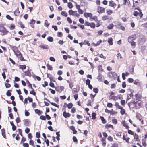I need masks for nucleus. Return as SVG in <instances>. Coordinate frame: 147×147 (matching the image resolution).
I'll use <instances>...</instances> for the list:
<instances>
[{
  "mask_svg": "<svg viewBox=\"0 0 147 147\" xmlns=\"http://www.w3.org/2000/svg\"><path fill=\"white\" fill-rule=\"evenodd\" d=\"M142 104L141 101L136 99L130 103L128 104V105L131 108L137 109L140 108L141 107Z\"/></svg>",
  "mask_w": 147,
  "mask_h": 147,
  "instance_id": "obj_1",
  "label": "nucleus"
},
{
  "mask_svg": "<svg viewBox=\"0 0 147 147\" xmlns=\"http://www.w3.org/2000/svg\"><path fill=\"white\" fill-rule=\"evenodd\" d=\"M11 48L16 56L18 57H20L21 56V53L18 50L17 47L13 46L11 47Z\"/></svg>",
  "mask_w": 147,
  "mask_h": 147,
  "instance_id": "obj_2",
  "label": "nucleus"
},
{
  "mask_svg": "<svg viewBox=\"0 0 147 147\" xmlns=\"http://www.w3.org/2000/svg\"><path fill=\"white\" fill-rule=\"evenodd\" d=\"M108 76L114 79H116L117 76V74L114 72L111 71L109 73Z\"/></svg>",
  "mask_w": 147,
  "mask_h": 147,
  "instance_id": "obj_3",
  "label": "nucleus"
},
{
  "mask_svg": "<svg viewBox=\"0 0 147 147\" xmlns=\"http://www.w3.org/2000/svg\"><path fill=\"white\" fill-rule=\"evenodd\" d=\"M133 15L135 16H137L139 15L140 18H142L143 16V14L141 11L140 9H139V11H134L133 12Z\"/></svg>",
  "mask_w": 147,
  "mask_h": 147,
  "instance_id": "obj_4",
  "label": "nucleus"
},
{
  "mask_svg": "<svg viewBox=\"0 0 147 147\" xmlns=\"http://www.w3.org/2000/svg\"><path fill=\"white\" fill-rule=\"evenodd\" d=\"M0 31L3 33L4 34H7L8 31H7L5 28L3 26H1L0 27Z\"/></svg>",
  "mask_w": 147,
  "mask_h": 147,
  "instance_id": "obj_5",
  "label": "nucleus"
},
{
  "mask_svg": "<svg viewBox=\"0 0 147 147\" xmlns=\"http://www.w3.org/2000/svg\"><path fill=\"white\" fill-rule=\"evenodd\" d=\"M135 37L134 36L132 35L130 36L128 38V42L129 43H130L135 40Z\"/></svg>",
  "mask_w": 147,
  "mask_h": 147,
  "instance_id": "obj_6",
  "label": "nucleus"
},
{
  "mask_svg": "<svg viewBox=\"0 0 147 147\" xmlns=\"http://www.w3.org/2000/svg\"><path fill=\"white\" fill-rule=\"evenodd\" d=\"M105 8L100 7H98V12L99 13H102L104 12Z\"/></svg>",
  "mask_w": 147,
  "mask_h": 147,
  "instance_id": "obj_7",
  "label": "nucleus"
},
{
  "mask_svg": "<svg viewBox=\"0 0 147 147\" xmlns=\"http://www.w3.org/2000/svg\"><path fill=\"white\" fill-rule=\"evenodd\" d=\"M84 15L86 18L90 17V18L92 16V14L91 13L85 12L84 13Z\"/></svg>",
  "mask_w": 147,
  "mask_h": 147,
  "instance_id": "obj_8",
  "label": "nucleus"
},
{
  "mask_svg": "<svg viewBox=\"0 0 147 147\" xmlns=\"http://www.w3.org/2000/svg\"><path fill=\"white\" fill-rule=\"evenodd\" d=\"M90 20L91 21H92L93 20H94L95 21H98L97 17L96 16H94L93 17H91L90 19Z\"/></svg>",
  "mask_w": 147,
  "mask_h": 147,
  "instance_id": "obj_9",
  "label": "nucleus"
},
{
  "mask_svg": "<svg viewBox=\"0 0 147 147\" xmlns=\"http://www.w3.org/2000/svg\"><path fill=\"white\" fill-rule=\"evenodd\" d=\"M109 6L112 7H114L115 5H116V4L113 1H111L109 2Z\"/></svg>",
  "mask_w": 147,
  "mask_h": 147,
  "instance_id": "obj_10",
  "label": "nucleus"
},
{
  "mask_svg": "<svg viewBox=\"0 0 147 147\" xmlns=\"http://www.w3.org/2000/svg\"><path fill=\"white\" fill-rule=\"evenodd\" d=\"M108 42L110 45L113 44V39L112 38H109L108 39Z\"/></svg>",
  "mask_w": 147,
  "mask_h": 147,
  "instance_id": "obj_11",
  "label": "nucleus"
},
{
  "mask_svg": "<svg viewBox=\"0 0 147 147\" xmlns=\"http://www.w3.org/2000/svg\"><path fill=\"white\" fill-rule=\"evenodd\" d=\"M39 47L43 49H48V46L47 45H40Z\"/></svg>",
  "mask_w": 147,
  "mask_h": 147,
  "instance_id": "obj_12",
  "label": "nucleus"
},
{
  "mask_svg": "<svg viewBox=\"0 0 147 147\" xmlns=\"http://www.w3.org/2000/svg\"><path fill=\"white\" fill-rule=\"evenodd\" d=\"M20 11L19 10V8L18 7L16 9L14 12V15L16 16H18L20 14Z\"/></svg>",
  "mask_w": 147,
  "mask_h": 147,
  "instance_id": "obj_13",
  "label": "nucleus"
},
{
  "mask_svg": "<svg viewBox=\"0 0 147 147\" xmlns=\"http://www.w3.org/2000/svg\"><path fill=\"white\" fill-rule=\"evenodd\" d=\"M63 116L65 118H67V117H69L70 116V114L69 113H67L66 112H64L63 113Z\"/></svg>",
  "mask_w": 147,
  "mask_h": 147,
  "instance_id": "obj_14",
  "label": "nucleus"
},
{
  "mask_svg": "<svg viewBox=\"0 0 147 147\" xmlns=\"http://www.w3.org/2000/svg\"><path fill=\"white\" fill-rule=\"evenodd\" d=\"M134 138L136 141H138L140 140V139L139 138L138 136L136 134H135L134 136Z\"/></svg>",
  "mask_w": 147,
  "mask_h": 147,
  "instance_id": "obj_15",
  "label": "nucleus"
},
{
  "mask_svg": "<svg viewBox=\"0 0 147 147\" xmlns=\"http://www.w3.org/2000/svg\"><path fill=\"white\" fill-rule=\"evenodd\" d=\"M24 73L25 75L30 76L31 75V73L30 72L29 70H28L27 71H25Z\"/></svg>",
  "mask_w": 147,
  "mask_h": 147,
  "instance_id": "obj_16",
  "label": "nucleus"
},
{
  "mask_svg": "<svg viewBox=\"0 0 147 147\" xmlns=\"http://www.w3.org/2000/svg\"><path fill=\"white\" fill-rule=\"evenodd\" d=\"M122 123L123 125V126L125 127L127 129L129 127L128 125L127 124L125 123V121H124L122 122Z\"/></svg>",
  "mask_w": 147,
  "mask_h": 147,
  "instance_id": "obj_17",
  "label": "nucleus"
},
{
  "mask_svg": "<svg viewBox=\"0 0 147 147\" xmlns=\"http://www.w3.org/2000/svg\"><path fill=\"white\" fill-rule=\"evenodd\" d=\"M46 100H47V101L49 102L50 103V104H51L52 105H53V106H54L55 107H59V106L57 105V104H56V103H53V102H49V101L47 99V98H46L45 99Z\"/></svg>",
  "mask_w": 147,
  "mask_h": 147,
  "instance_id": "obj_18",
  "label": "nucleus"
},
{
  "mask_svg": "<svg viewBox=\"0 0 147 147\" xmlns=\"http://www.w3.org/2000/svg\"><path fill=\"white\" fill-rule=\"evenodd\" d=\"M101 42L102 40H100L99 41L97 42L96 43H93L92 44L94 46H96L99 45L100 43H101Z\"/></svg>",
  "mask_w": 147,
  "mask_h": 147,
  "instance_id": "obj_19",
  "label": "nucleus"
},
{
  "mask_svg": "<svg viewBox=\"0 0 147 147\" xmlns=\"http://www.w3.org/2000/svg\"><path fill=\"white\" fill-rule=\"evenodd\" d=\"M100 119L102 121V122L104 124H105L106 123V121L104 118V117L102 116L100 117Z\"/></svg>",
  "mask_w": 147,
  "mask_h": 147,
  "instance_id": "obj_20",
  "label": "nucleus"
},
{
  "mask_svg": "<svg viewBox=\"0 0 147 147\" xmlns=\"http://www.w3.org/2000/svg\"><path fill=\"white\" fill-rule=\"evenodd\" d=\"M109 113L110 115H114L115 114L117 113V112L116 111H113V109H111V110H110Z\"/></svg>",
  "mask_w": 147,
  "mask_h": 147,
  "instance_id": "obj_21",
  "label": "nucleus"
},
{
  "mask_svg": "<svg viewBox=\"0 0 147 147\" xmlns=\"http://www.w3.org/2000/svg\"><path fill=\"white\" fill-rule=\"evenodd\" d=\"M47 40L49 42H52L53 40V38L52 37L49 36L47 38Z\"/></svg>",
  "mask_w": 147,
  "mask_h": 147,
  "instance_id": "obj_22",
  "label": "nucleus"
},
{
  "mask_svg": "<svg viewBox=\"0 0 147 147\" xmlns=\"http://www.w3.org/2000/svg\"><path fill=\"white\" fill-rule=\"evenodd\" d=\"M20 68L22 69H24L26 68V66L25 65H21L19 66Z\"/></svg>",
  "mask_w": 147,
  "mask_h": 147,
  "instance_id": "obj_23",
  "label": "nucleus"
},
{
  "mask_svg": "<svg viewBox=\"0 0 147 147\" xmlns=\"http://www.w3.org/2000/svg\"><path fill=\"white\" fill-rule=\"evenodd\" d=\"M77 12L76 11H72V10H70L69 11V13L70 15H74V13Z\"/></svg>",
  "mask_w": 147,
  "mask_h": 147,
  "instance_id": "obj_24",
  "label": "nucleus"
},
{
  "mask_svg": "<svg viewBox=\"0 0 147 147\" xmlns=\"http://www.w3.org/2000/svg\"><path fill=\"white\" fill-rule=\"evenodd\" d=\"M89 26H90L92 28H94L95 27V25L94 23H90Z\"/></svg>",
  "mask_w": 147,
  "mask_h": 147,
  "instance_id": "obj_25",
  "label": "nucleus"
},
{
  "mask_svg": "<svg viewBox=\"0 0 147 147\" xmlns=\"http://www.w3.org/2000/svg\"><path fill=\"white\" fill-rule=\"evenodd\" d=\"M67 82L69 84V87L71 89L73 86V83L71 82H70L68 80H67Z\"/></svg>",
  "mask_w": 147,
  "mask_h": 147,
  "instance_id": "obj_26",
  "label": "nucleus"
},
{
  "mask_svg": "<svg viewBox=\"0 0 147 147\" xmlns=\"http://www.w3.org/2000/svg\"><path fill=\"white\" fill-rule=\"evenodd\" d=\"M1 131H2V136H3V137L4 138H6V136L5 134V130L4 129H2V130H1Z\"/></svg>",
  "mask_w": 147,
  "mask_h": 147,
  "instance_id": "obj_27",
  "label": "nucleus"
},
{
  "mask_svg": "<svg viewBox=\"0 0 147 147\" xmlns=\"http://www.w3.org/2000/svg\"><path fill=\"white\" fill-rule=\"evenodd\" d=\"M61 14L63 16L67 17V13L65 11H62L61 13Z\"/></svg>",
  "mask_w": 147,
  "mask_h": 147,
  "instance_id": "obj_28",
  "label": "nucleus"
},
{
  "mask_svg": "<svg viewBox=\"0 0 147 147\" xmlns=\"http://www.w3.org/2000/svg\"><path fill=\"white\" fill-rule=\"evenodd\" d=\"M107 13L108 15H110L113 13V11L111 10H107Z\"/></svg>",
  "mask_w": 147,
  "mask_h": 147,
  "instance_id": "obj_29",
  "label": "nucleus"
},
{
  "mask_svg": "<svg viewBox=\"0 0 147 147\" xmlns=\"http://www.w3.org/2000/svg\"><path fill=\"white\" fill-rule=\"evenodd\" d=\"M47 66L48 69L51 70L53 69V68L51 66L49 65V64H47Z\"/></svg>",
  "mask_w": 147,
  "mask_h": 147,
  "instance_id": "obj_30",
  "label": "nucleus"
},
{
  "mask_svg": "<svg viewBox=\"0 0 147 147\" xmlns=\"http://www.w3.org/2000/svg\"><path fill=\"white\" fill-rule=\"evenodd\" d=\"M116 55L118 59H121L122 58V56L119 53H117Z\"/></svg>",
  "mask_w": 147,
  "mask_h": 147,
  "instance_id": "obj_31",
  "label": "nucleus"
},
{
  "mask_svg": "<svg viewBox=\"0 0 147 147\" xmlns=\"http://www.w3.org/2000/svg\"><path fill=\"white\" fill-rule=\"evenodd\" d=\"M108 19V17L107 16H104L102 17V20H105Z\"/></svg>",
  "mask_w": 147,
  "mask_h": 147,
  "instance_id": "obj_32",
  "label": "nucleus"
},
{
  "mask_svg": "<svg viewBox=\"0 0 147 147\" xmlns=\"http://www.w3.org/2000/svg\"><path fill=\"white\" fill-rule=\"evenodd\" d=\"M114 26V25L112 24H110L108 26L107 28L109 29H112Z\"/></svg>",
  "mask_w": 147,
  "mask_h": 147,
  "instance_id": "obj_33",
  "label": "nucleus"
},
{
  "mask_svg": "<svg viewBox=\"0 0 147 147\" xmlns=\"http://www.w3.org/2000/svg\"><path fill=\"white\" fill-rule=\"evenodd\" d=\"M123 139L124 140H125L126 142H129V138H127V139H126L125 136L124 135L123 137Z\"/></svg>",
  "mask_w": 147,
  "mask_h": 147,
  "instance_id": "obj_34",
  "label": "nucleus"
},
{
  "mask_svg": "<svg viewBox=\"0 0 147 147\" xmlns=\"http://www.w3.org/2000/svg\"><path fill=\"white\" fill-rule=\"evenodd\" d=\"M49 24L48 23V21L47 20H45L44 22V25L46 27H47L49 25Z\"/></svg>",
  "mask_w": 147,
  "mask_h": 147,
  "instance_id": "obj_35",
  "label": "nucleus"
},
{
  "mask_svg": "<svg viewBox=\"0 0 147 147\" xmlns=\"http://www.w3.org/2000/svg\"><path fill=\"white\" fill-rule=\"evenodd\" d=\"M99 55V56L101 58H103L104 59H106V57L103 55L102 54H98L97 55H96V56L98 55Z\"/></svg>",
  "mask_w": 147,
  "mask_h": 147,
  "instance_id": "obj_36",
  "label": "nucleus"
},
{
  "mask_svg": "<svg viewBox=\"0 0 147 147\" xmlns=\"http://www.w3.org/2000/svg\"><path fill=\"white\" fill-rule=\"evenodd\" d=\"M29 143L30 145H32L33 147H34V142L32 140H31L29 142Z\"/></svg>",
  "mask_w": 147,
  "mask_h": 147,
  "instance_id": "obj_37",
  "label": "nucleus"
},
{
  "mask_svg": "<svg viewBox=\"0 0 147 147\" xmlns=\"http://www.w3.org/2000/svg\"><path fill=\"white\" fill-rule=\"evenodd\" d=\"M15 28V25L13 24H12L9 27L10 29L12 30L14 29Z\"/></svg>",
  "mask_w": 147,
  "mask_h": 147,
  "instance_id": "obj_38",
  "label": "nucleus"
},
{
  "mask_svg": "<svg viewBox=\"0 0 147 147\" xmlns=\"http://www.w3.org/2000/svg\"><path fill=\"white\" fill-rule=\"evenodd\" d=\"M67 6L70 8H72L73 7V5L72 3L70 2L68 3Z\"/></svg>",
  "mask_w": 147,
  "mask_h": 147,
  "instance_id": "obj_39",
  "label": "nucleus"
},
{
  "mask_svg": "<svg viewBox=\"0 0 147 147\" xmlns=\"http://www.w3.org/2000/svg\"><path fill=\"white\" fill-rule=\"evenodd\" d=\"M35 23V20L33 19L31 20L30 22L29 23L30 24H33Z\"/></svg>",
  "mask_w": 147,
  "mask_h": 147,
  "instance_id": "obj_40",
  "label": "nucleus"
},
{
  "mask_svg": "<svg viewBox=\"0 0 147 147\" xmlns=\"http://www.w3.org/2000/svg\"><path fill=\"white\" fill-rule=\"evenodd\" d=\"M111 99H113L115 101L117 99V97L115 96H111Z\"/></svg>",
  "mask_w": 147,
  "mask_h": 147,
  "instance_id": "obj_41",
  "label": "nucleus"
},
{
  "mask_svg": "<svg viewBox=\"0 0 147 147\" xmlns=\"http://www.w3.org/2000/svg\"><path fill=\"white\" fill-rule=\"evenodd\" d=\"M120 111V113L122 115H123L125 113V109H121Z\"/></svg>",
  "mask_w": 147,
  "mask_h": 147,
  "instance_id": "obj_42",
  "label": "nucleus"
},
{
  "mask_svg": "<svg viewBox=\"0 0 147 147\" xmlns=\"http://www.w3.org/2000/svg\"><path fill=\"white\" fill-rule=\"evenodd\" d=\"M105 138H103L102 139L101 141L102 142V144L104 145H105L106 144V142H105Z\"/></svg>",
  "mask_w": 147,
  "mask_h": 147,
  "instance_id": "obj_43",
  "label": "nucleus"
},
{
  "mask_svg": "<svg viewBox=\"0 0 147 147\" xmlns=\"http://www.w3.org/2000/svg\"><path fill=\"white\" fill-rule=\"evenodd\" d=\"M73 106V104L71 103L68 104L67 106L69 109L71 108Z\"/></svg>",
  "mask_w": 147,
  "mask_h": 147,
  "instance_id": "obj_44",
  "label": "nucleus"
},
{
  "mask_svg": "<svg viewBox=\"0 0 147 147\" xmlns=\"http://www.w3.org/2000/svg\"><path fill=\"white\" fill-rule=\"evenodd\" d=\"M96 113H92V119H95L96 118Z\"/></svg>",
  "mask_w": 147,
  "mask_h": 147,
  "instance_id": "obj_45",
  "label": "nucleus"
},
{
  "mask_svg": "<svg viewBox=\"0 0 147 147\" xmlns=\"http://www.w3.org/2000/svg\"><path fill=\"white\" fill-rule=\"evenodd\" d=\"M106 127L107 128H113V126L111 124L108 125H106Z\"/></svg>",
  "mask_w": 147,
  "mask_h": 147,
  "instance_id": "obj_46",
  "label": "nucleus"
},
{
  "mask_svg": "<svg viewBox=\"0 0 147 147\" xmlns=\"http://www.w3.org/2000/svg\"><path fill=\"white\" fill-rule=\"evenodd\" d=\"M120 102L122 105L124 106L125 103V100H121L120 101Z\"/></svg>",
  "mask_w": 147,
  "mask_h": 147,
  "instance_id": "obj_47",
  "label": "nucleus"
},
{
  "mask_svg": "<svg viewBox=\"0 0 147 147\" xmlns=\"http://www.w3.org/2000/svg\"><path fill=\"white\" fill-rule=\"evenodd\" d=\"M134 80L133 79L129 78L127 80V81L129 82L130 83H132L133 82Z\"/></svg>",
  "mask_w": 147,
  "mask_h": 147,
  "instance_id": "obj_48",
  "label": "nucleus"
},
{
  "mask_svg": "<svg viewBox=\"0 0 147 147\" xmlns=\"http://www.w3.org/2000/svg\"><path fill=\"white\" fill-rule=\"evenodd\" d=\"M112 122L113 123L116 124L117 123V120L116 119H113L112 120Z\"/></svg>",
  "mask_w": 147,
  "mask_h": 147,
  "instance_id": "obj_49",
  "label": "nucleus"
},
{
  "mask_svg": "<svg viewBox=\"0 0 147 147\" xmlns=\"http://www.w3.org/2000/svg\"><path fill=\"white\" fill-rule=\"evenodd\" d=\"M6 17L8 19H9L10 20H13V18H12L9 15H7L6 16Z\"/></svg>",
  "mask_w": 147,
  "mask_h": 147,
  "instance_id": "obj_50",
  "label": "nucleus"
},
{
  "mask_svg": "<svg viewBox=\"0 0 147 147\" xmlns=\"http://www.w3.org/2000/svg\"><path fill=\"white\" fill-rule=\"evenodd\" d=\"M142 144L143 146L144 147H146L147 145V144L145 140H142Z\"/></svg>",
  "mask_w": 147,
  "mask_h": 147,
  "instance_id": "obj_51",
  "label": "nucleus"
},
{
  "mask_svg": "<svg viewBox=\"0 0 147 147\" xmlns=\"http://www.w3.org/2000/svg\"><path fill=\"white\" fill-rule=\"evenodd\" d=\"M30 130L29 128L26 127L25 130V132L27 133H28L30 132Z\"/></svg>",
  "mask_w": 147,
  "mask_h": 147,
  "instance_id": "obj_52",
  "label": "nucleus"
},
{
  "mask_svg": "<svg viewBox=\"0 0 147 147\" xmlns=\"http://www.w3.org/2000/svg\"><path fill=\"white\" fill-rule=\"evenodd\" d=\"M40 119L45 120H46V117L45 116L43 115H41L40 117Z\"/></svg>",
  "mask_w": 147,
  "mask_h": 147,
  "instance_id": "obj_53",
  "label": "nucleus"
},
{
  "mask_svg": "<svg viewBox=\"0 0 147 147\" xmlns=\"http://www.w3.org/2000/svg\"><path fill=\"white\" fill-rule=\"evenodd\" d=\"M107 139L110 141H112L113 140V138L111 136H109Z\"/></svg>",
  "mask_w": 147,
  "mask_h": 147,
  "instance_id": "obj_54",
  "label": "nucleus"
},
{
  "mask_svg": "<svg viewBox=\"0 0 147 147\" xmlns=\"http://www.w3.org/2000/svg\"><path fill=\"white\" fill-rule=\"evenodd\" d=\"M79 22L82 24H83L84 23V20L82 18H80L79 20Z\"/></svg>",
  "mask_w": 147,
  "mask_h": 147,
  "instance_id": "obj_55",
  "label": "nucleus"
},
{
  "mask_svg": "<svg viewBox=\"0 0 147 147\" xmlns=\"http://www.w3.org/2000/svg\"><path fill=\"white\" fill-rule=\"evenodd\" d=\"M5 85L6 87L7 88H9L10 87V86H11L10 84H9V83H5Z\"/></svg>",
  "mask_w": 147,
  "mask_h": 147,
  "instance_id": "obj_56",
  "label": "nucleus"
},
{
  "mask_svg": "<svg viewBox=\"0 0 147 147\" xmlns=\"http://www.w3.org/2000/svg\"><path fill=\"white\" fill-rule=\"evenodd\" d=\"M49 60L53 62H54L55 61V59L53 57H51L49 58Z\"/></svg>",
  "mask_w": 147,
  "mask_h": 147,
  "instance_id": "obj_57",
  "label": "nucleus"
},
{
  "mask_svg": "<svg viewBox=\"0 0 147 147\" xmlns=\"http://www.w3.org/2000/svg\"><path fill=\"white\" fill-rule=\"evenodd\" d=\"M130 43H131V45L132 46L135 47L136 45V42H134L133 41Z\"/></svg>",
  "mask_w": 147,
  "mask_h": 147,
  "instance_id": "obj_58",
  "label": "nucleus"
},
{
  "mask_svg": "<svg viewBox=\"0 0 147 147\" xmlns=\"http://www.w3.org/2000/svg\"><path fill=\"white\" fill-rule=\"evenodd\" d=\"M78 11L79 14H82L83 13L82 10L80 9V8L78 9Z\"/></svg>",
  "mask_w": 147,
  "mask_h": 147,
  "instance_id": "obj_59",
  "label": "nucleus"
},
{
  "mask_svg": "<svg viewBox=\"0 0 147 147\" xmlns=\"http://www.w3.org/2000/svg\"><path fill=\"white\" fill-rule=\"evenodd\" d=\"M49 90L50 91V92L51 93L53 94H55V92L54 90H53L51 88H49Z\"/></svg>",
  "mask_w": 147,
  "mask_h": 147,
  "instance_id": "obj_60",
  "label": "nucleus"
},
{
  "mask_svg": "<svg viewBox=\"0 0 147 147\" xmlns=\"http://www.w3.org/2000/svg\"><path fill=\"white\" fill-rule=\"evenodd\" d=\"M113 105L111 103H108L107 104V106L109 107H111Z\"/></svg>",
  "mask_w": 147,
  "mask_h": 147,
  "instance_id": "obj_61",
  "label": "nucleus"
},
{
  "mask_svg": "<svg viewBox=\"0 0 147 147\" xmlns=\"http://www.w3.org/2000/svg\"><path fill=\"white\" fill-rule=\"evenodd\" d=\"M67 20L68 21V22L70 23H71L72 22L71 20L69 17H68L67 18Z\"/></svg>",
  "mask_w": 147,
  "mask_h": 147,
  "instance_id": "obj_62",
  "label": "nucleus"
},
{
  "mask_svg": "<svg viewBox=\"0 0 147 147\" xmlns=\"http://www.w3.org/2000/svg\"><path fill=\"white\" fill-rule=\"evenodd\" d=\"M90 81L89 79H87V80H86V85H88L89 84H90Z\"/></svg>",
  "mask_w": 147,
  "mask_h": 147,
  "instance_id": "obj_63",
  "label": "nucleus"
},
{
  "mask_svg": "<svg viewBox=\"0 0 147 147\" xmlns=\"http://www.w3.org/2000/svg\"><path fill=\"white\" fill-rule=\"evenodd\" d=\"M23 146L24 147H28L29 145L27 143H24Z\"/></svg>",
  "mask_w": 147,
  "mask_h": 147,
  "instance_id": "obj_64",
  "label": "nucleus"
}]
</instances>
